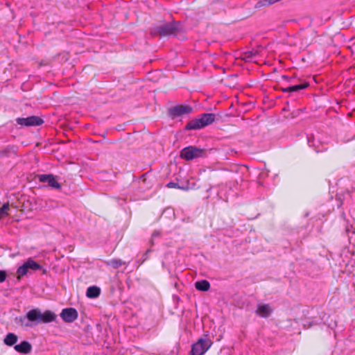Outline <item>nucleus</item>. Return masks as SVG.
<instances>
[{"instance_id": "obj_1", "label": "nucleus", "mask_w": 355, "mask_h": 355, "mask_svg": "<svg viewBox=\"0 0 355 355\" xmlns=\"http://www.w3.org/2000/svg\"><path fill=\"white\" fill-rule=\"evenodd\" d=\"M26 318L31 322L49 323L56 319V315L50 310H46L42 313L39 309H34L29 311L26 313V318H21L20 321L23 323Z\"/></svg>"}, {"instance_id": "obj_2", "label": "nucleus", "mask_w": 355, "mask_h": 355, "mask_svg": "<svg viewBox=\"0 0 355 355\" xmlns=\"http://www.w3.org/2000/svg\"><path fill=\"white\" fill-rule=\"evenodd\" d=\"M216 119V115L212 113H204L198 117L190 121L185 126L186 130H200L210 124Z\"/></svg>"}, {"instance_id": "obj_3", "label": "nucleus", "mask_w": 355, "mask_h": 355, "mask_svg": "<svg viewBox=\"0 0 355 355\" xmlns=\"http://www.w3.org/2000/svg\"><path fill=\"white\" fill-rule=\"evenodd\" d=\"M213 345L209 336L205 334L200 337L198 341L191 346L190 355H203Z\"/></svg>"}, {"instance_id": "obj_4", "label": "nucleus", "mask_w": 355, "mask_h": 355, "mask_svg": "<svg viewBox=\"0 0 355 355\" xmlns=\"http://www.w3.org/2000/svg\"><path fill=\"white\" fill-rule=\"evenodd\" d=\"M206 155V150L203 148H198L193 146H189L184 148L180 151V157L187 161L204 157Z\"/></svg>"}, {"instance_id": "obj_5", "label": "nucleus", "mask_w": 355, "mask_h": 355, "mask_svg": "<svg viewBox=\"0 0 355 355\" xmlns=\"http://www.w3.org/2000/svg\"><path fill=\"white\" fill-rule=\"evenodd\" d=\"M178 31V27L175 23L164 24L162 26H157L155 31L161 37H166L173 35Z\"/></svg>"}, {"instance_id": "obj_6", "label": "nucleus", "mask_w": 355, "mask_h": 355, "mask_svg": "<svg viewBox=\"0 0 355 355\" xmlns=\"http://www.w3.org/2000/svg\"><path fill=\"white\" fill-rule=\"evenodd\" d=\"M60 315L65 322L71 323L78 318V313L74 308H65L62 310Z\"/></svg>"}, {"instance_id": "obj_7", "label": "nucleus", "mask_w": 355, "mask_h": 355, "mask_svg": "<svg viewBox=\"0 0 355 355\" xmlns=\"http://www.w3.org/2000/svg\"><path fill=\"white\" fill-rule=\"evenodd\" d=\"M37 179L40 182H46L48 185L53 189H60V184L58 182L56 178L52 174H41L37 175Z\"/></svg>"}, {"instance_id": "obj_8", "label": "nucleus", "mask_w": 355, "mask_h": 355, "mask_svg": "<svg viewBox=\"0 0 355 355\" xmlns=\"http://www.w3.org/2000/svg\"><path fill=\"white\" fill-rule=\"evenodd\" d=\"M17 122L21 125L35 126L40 125L43 123V120L36 116H31L27 118H17Z\"/></svg>"}, {"instance_id": "obj_9", "label": "nucleus", "mask_w": 355, "mask_h": 355, "mask_svg": "<svg viewBox=\"0 0 355 355\" xmlns=\"http://www.w3.org/2000/svg\"><path fill=\"white\" fill-rule=\"evenodd\" d=\"M192 110L193 108L190 105H180L171 107L169 112L173 116L178 117L184 114H189Z\"/></svg>"}, {"instance_id": "obj_10", "label": "nucleus", "mask_w": 355, "mask_h": 355, "mask_svg": "<svg viewBox=\"0 0 355 355\" xmlns=\"http://www.w3.org/2000/svg\"><path fill=\"white\" fill-rule=\"evenodd\" d=\"M272 312V309L268 304H259L255 311L256 314L261 318H268Z\"/></svg>"}, {"instance_id": "obj_11", "label": "nucleus", "mask_w": 355, "mask_h": 355, "mask_svg": "<svg viewBox=\"0 0 355 355\" xmlns=\"http://www.w3.org/2000/svg\"><path fill=\"white\" fill-rule=\"evenodd\" d=\"M14 349L19 353L28 354L32 349L31 345L28 341H22L20 344L16 345Z\"/></svg>"}, {"instance_id": "obj_12", "label": "nucleus", "mask_w": 355, "mask_h": 355, "mask_svg": "<svg viewBox=\"0 0 355 355\" xmlns=\"http://www.w3.org/2000/svg\"><path fill=\"white\" fill-rule=\"evenodd\" d=\"M101 294V289L96 286H89L87 289L86 295L89 298H96Z\"/></svg>"}, {"instance_id": "obj_13", "label": "nucleus", "mask_w": 355, "mask_h": 355, "mask_svg": "<svg viewBox=\"0 0 355 355\" xmlns=\"http://www.w3.org/2000/svg\"><path fill=\"white\" fill-rule=\"evenodd\" d=\"M17 340L18 337L16 334H15L14 333H8L6 336L3 340V343H5V345L8 346H12L17 342Z\"/></svg>"}, {"instance_id": "obj_14", "label": "nucleus", "mask_w": 355, "mask_h": 355, "mask_svg": "<svg viewBox=\"0 0 355 355\" xmlns=\"http://www.w3.org/2000/svg\"><path fill=\"white\" fill-rule=\"evenodd\" d=\"M195 287L198 291H207L210 288V284L207 280H200L195 283Z\"/></svg>"}, {"instance_id": "obj_15", "label": "nucleus", "mask_w": 355, "mask_h": 355, "mask_svg": "<svg viewBox=\"0 0 355 355\" xmlns=\"http://www.w3.org/2000/svg\"><path fill=\"white\" fill-rule=\"evenodd\" d=\"M24 264L27 266L28 270H37L41 268V266L31 258H29Z\"/></svg>"}, {"instance_id": "obj_16", "label": "nucleus", "mask_w": 355, "mask_h": 355, "mask_svg": "<svg viewBox=\"0 0 355 355\" xmlns=\"http://www.w3.org/2000/svg\"><path fill=\"white\" fill-rule=\"evenodd\" d=\"M15 149L13 146H8L0 150L1 157H8L10 153H15Z\"/></svg>"}, {"instance_id": "obj_17", "label": "nucleus", "mask_w": 355, "mask_h": 355, "mask_svg": "<svg viewBox=\"0 0 355 355\" xmlns=\"http://www.w3.org/2000/svg\"><path fill=\"white\" fill-rule=\"evenodd\" d=\"M308 86H309L308 83H304L302 84L290 86V87H288V90H290L291 92H297L301 89H306V87H308Z\"/></svg>"}, {"instance_id": "obj_18", "label": "nucleus", "mask_w": 355, "mask_h": 355, "mask_svg": "<svg viewBox=\"0 0 355 355\" xmlns=\"http://www.w3.org/2000/svg\"><path fill=\"white\" fill-rule=\"evenodd\" d=\"M28 272L27 266L24 263L19 266L17 270V279H20L21 277L26 275Z\"/></svg>"}, {"instance_id": "obj_19", "label": "nucleus", "mask_w": 355, "mask_h": 355, "mask_svg": "<svg viewBox=\"0 0 355 355\" xmlns=\"http://www.w3.org/2000/svg\"><path fill=\"white\" fill-rule=\"evenodd\" d=\"M107 265L112 266L114 268H118L121 266L124 263L121 260L111 259L107 262Z\"/></svg>"}, {"instance_id": "obj_20", "label": "nucleus", "mask_w": 355, "mask_h": 355, "mask_svg": "<svg viewBox=\"0 0 355 355\" xmlns=\"http://www.w3.org/2000/svg\"><path fill=\"white\" fill-rule=\"evenodd\" d=\"M9 209V204H4L1 208L0 209V218H4L6 216H8V210Z\"/></svg>"}, {"instance_id": "obj_21", "label": "nucleus", "mask_w": 355, "mask_h": 355, "mask_svg": "<svg viewBox=\"0 0 355 355\" xmlns=\"http://www.w3.org/2000/svg\"><path fill=\"white\" fill-rule=\"evenodd\" d=\"M278 1H280V0H262L259 3L261 4V6H266L272 5Z\"/></svg>"}, {"instance_id": "obj_22", "label": "nucleus", "mask_w": 355, "mask_h": 355, "mask_svg": "<svg viewBox=\"0 0 355 355\" xmlns=\"http://www.w3.org/2000/svg\"><path fill=\"white\" fill-rule=\"evenodd\" d=\"M151 252L150 249L147 250L146 252L142 255L140 265L143 264L145 261H146L149 258V253Z\"/></svg>"}, {"instance_id": "obj_23", "label": "nucleus", "mask_w": 355, "mask_h": 355, "mask_svg": "<svg viewBox=\"0 0 355 355\" xmlns=\"http://www.w3.org/2000/svg\"><path fill=\"white\" fill-rule=\"evenodd\" d=\"M166 187L170 189H182V187H180L178 183L173 182H168Z\"/></svg>"}, {"instance_id": "obj_24", "label": "nucleus", "mask_w": 355, "mask_h": 355, "mask_svg": "<svg viewBox=\"0 0 355 355\" xmlns=\"http://www.w3.org/2000/svg\"><path fill=\"white\" fill-rule=\"evenodd\" d=\"M6 279V272L3 270H0V283L3 282Z\"/></svg>"}, {"instance_id": "obj_25", "label": "nucleus", "mask_w": 355, "mask_h": 355, "mask_svg": "<svg viewBox=\"0 0 355 355\" xmlns=\"http://www.w3.org/2000/svg\"><path fill=\"white\" fill-rule=\"evenodd\" d=\"M246 55H246V58H250V57H252L253 55H254V53L252 52H248V53H246Z\"/></svg>"}, {"instance_id": "obj_26", "label": "nucleus", "mask_w": 355, "mask_h": 355, "mask_svg": "<svg viewBox=\"0 0 355 355\" xmlns=\"http://www.w3.org/2000/svg\"><path fill=\"white\" fill-rule=\"evenodd\" d=\"M282 90L284 92H291L290 90H288V87H286V88H282Z\"/></svg>"}, {"instance_id": "obj_27", "label": "nucleus", "mask_w": 355, "mask_h": 355, "mask_svg": "<svg viewBox=\"0 0 355 355\" xmlns=\"http://www.w3.org/2000/svg\"><path fill=\"white\" fill-rule=\"evenodd\" d=\"M24 325H25L26 327H29V326H31V324H28V323H26V324H24Z\"/></svg>"}]
</instances>
